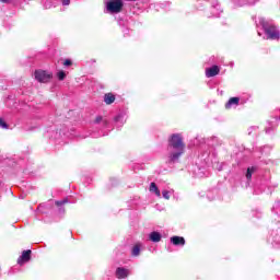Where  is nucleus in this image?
<instances>
[{"instance_id":"10","label":"nucleus","mask_w":280,"mask_h":280,"mask_svg":"<svg viewBox=\"0 0 280 280\" xmlns=\"http://www.w3.org/2000/svg\"><path fill=\"white\" fill-rule=\"evenodd\" d=\"M240 104V97H231L225 104V108H231V106H237Z\"/></svg>"},{"instance_id":"8","label":"nucleus","mask_w":280,"mask_h":280,"mask_svg":"<svg viewBox=\"0 0 280 280\" xmlns=\"http://www.w3.org/2000/svg\"><path fill=\"white\" fill-rule=\"evenodd\" d=\"M171 242L174 246H185V237L183 236H173L171 237Z\"/></svg>"},{"instance_id":"14","label":"nucleus","mask_w":280,"mask_h":280,"mask_svg":"<svg viewBox=\"0 0 280 280\" xmlns=\"http://www.w3.org/2000/svg\"><path fill=\"white\" fill-rule=\"evenodd\" d=\"M255 167H248L246 173L247 180H250L253 178V174H255Z\"/></svg>"},{"instance_id":"6","label":"nucleus","mask_w":280,"mask_h":280,"mask_svg":"<svg viewBox=\"0 0 280 280\" xmlns=\"http://www.w3.org/2000/svg\"><path fill=\"white\" fill-rule=\"evenodd\" d=\"M128 275H130V271L126 268L118 267L116 269L117 279H126V277H128Z\"/></svg>"},{"instance_id":"17","label":"nucleus","mask_w":280,"mask_h":280,"mask_svg":"<svg viewBox=\"0 0 280 280\" xmlns=\"http://www.w3.org/2000/svg\"><path fill=\"white\" fill-rule=\"evenodd\" d=\"M67 202H69V200L68 199H63V200H60V201H56L55 205L57 207H62V205H67Z\"/></svg>"},{"instance_id":"19","label":"nucleus","mask_w":280,"mask_h":280,"mask_svg":"<svg viewBox=\"0 0 280 280\" xmlns=\"http://www.w3.org/2000/svg\"><path fill=\"white\" fill-rule=\"evenodd\" d=\"M71 65H72V62H71L70 59H66V60L63 61V66H65V67H71Z\"/></svg>"},{"instance_id":"3","label":"nucleus","mask_w":280,"mask_h":280,"mask_svg":"<svg viewBox=\"0 0 280 280\" xmlns=\"http://www.w3.org/2000/svg\"><path fill=\"white\" fill-rule=\"evenodd\" d=\"M121 10H124V1L110 0L107 2V12H109V14H119Z\"/></svg>"},{"instance_id":"2","label":"nucleus","mask_w":280,"mask_h":280,"mask_svg":"<svg viewBox=\"0 0 280 280\" xmlns=\"http://www.w3.org/2000/svg\"><path fill=\"white\" fill-rule=\"evenodd\" d=\"M265 34L267 35V38L270 40H279L280 38V32L275 25H268V24H262Z\"/></svg>"},{"instance_id":"20","label":"nucleus","mask_w":280,"mask_h":280,"mask_svg":"<svg viewBox=\"0 0 280 280\" xmlns=\"http://www.w3.org/2000/svg\"><path fill=\"white\" fill-rule=\"evenodd\" d=\"M114 121H124V116L122 115H118L114 118Z\"/></svg>"},{"instance_id":"9","label":"nucleus","mask_w":280,"mask_h":280,"mask_svg":"<svg viewBox=\"0 0 280 280\" xmlns=\"http://www.w3.org/2000/svg\"><path fill=\"white\" fill-rule=\"evenodd\" d=\"M149 191H150L151 194H155V196H156L158 198H161V190H160L159 187L156 186V183L152 182V183L150 184Z\"/></svg>"},{"instance_id":"5","label":"nucleus","mask_w":280,"mask_h":280,"mask_svg":"<svg viewBox=\"0 0 280 280\" xmlns=\"http://www.w3.org/2000/svg\"><path fill=\"white\" fill-rule=\"evenodd\" d=\"M30 259H32V250H30V249L24 250L22 253V255L20 256V258L18 259V264L20 266H23L24 264H27V261H30Z\"/></svg>"},{"instance_id":"1","label":"nucleus","mask_w":280,"mask_h":280,"mask_svg":"<svg viewBox=\"0 0 280 280\" xmlns=\"http://www.w3.org/2000/svg\"><path fill=\"white\" fill-rule=\"evenodd\" d=\"M168 159L171 163H175L177 159H180L185 152V144L183 143V138L179 135H173L168 141Z\"/></svg>"},{"instance_id":"15","label":"nucleus","mask_w":280,"mask_h":280,"mask_svg":"<svg viewBox=\"0 0 280 280\" xmlns=\"http://www.w3.org/2000/svg\"><path fill=\"white\" fill-rule=\"evenodd\" d=\"M170 194H172V191H168V190H163L162 191V196L165 200H170Z\"/></svg>"},{"instance_id":"16","label":"nucleus","mask_w":280,"mask_h":280,"mask_svg":"<svg viewBox=\"0 0 280 280\" xmlns=\"http://www.w3.org/2000/svg\"><path fill=\"white\" fill-rule=\"evenodd\" d=\"M58 80H65V78H67V74L65 73V71H59L57 73Z\"/></svg>"},{"instance_id":"12","label":"nucleus","mask_w":280,"mask_h":280,"mask_svg":"<svg viewBox=\"0 0 280 280\" xmlns=\"http://www.w3.org/2000/svg\"><path fill=\"white\" fill-rule=\"evenodd\" d=\"M149 240L151 242H159L161 240V233H159V232H151L149 234Z\"/></svg>"},{"instance_id":"21","label":"nucleus","mask_w":280,"mask_h":280,"mask_svg":"<svg viewBox=\"0 0 280 280\" xmlns=\"http://www.w3.org/2000/svg\"><path fill=\"white\" fill-rule=\"evenodd\" d=\"M71 3V0H62V5H69Z\"/></svg>"},{"instance_id":"18","label":"nucleus","mask_w":280,"mask_h":280,"mask_svg":"<svg viewBox=\"0 0 280 280\" xmlns=\"http://www.w3.org/2000/svg\"><path fill=\"white\" fill-rule=\"evenodd\" d=\"M0 128H8V124L5 120H3V118H0Z\"/></svg>"},{"instance_id":"11","label":"nucleus","mask_w":280,"mask_h":280,"mask_svg":"<svg viewBox=\"0 0 280 280\" xmlns=\"http://www.w3.org/2000/svg\"><path fill=\"white\" fill-rule=\"evenodd\" d=\"M141 253V243L136 244L131 249L132 257H139Z\"/></svg>"},{"instance_id":"7","label":"nucleus","mask_w":280,"mask_h":280,"mask_svg":"<svg viewBox=\"0 0 280 280\" xmlns=\"http://www.w3.org/2000/svg\"><path fill=\"white\" fill-rule=\"evenodd\" d=\"M220 73V68L218 66H213L206 70L207 78H213Z\"/></svg>"},{"instance_id":"13","label":"nucleus","mask_w":280,"mask_h":280,"mask_svg":"<svg viewBox=\"0 0 280 280\" xmlns=\"http://www.w3.org/2000/svg\"><path fill=\"white\" fill-rule=\"evenodd\" d=\"M115 102V94L107 93L106 94V104H113Z\"/></svg>"},{"instance_id":"4","label":"nucleus","mask_w":280,"mask_h":280,"mask_svg":"<svg viewBox=\"0 0 280 280\" xmlns=\"http://www.w3.org/2000/svg\"><path fill=\"white\" fill-rule=\"evenodd\" d=\"M35 75V80H37V82H40L43 84H47V82L51 81L52 74L45 71V70H36L34 72Z\"/></svg>"}]
</instances>
